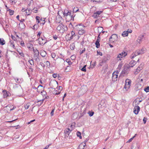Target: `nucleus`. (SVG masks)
Listing matches in <instances>:
<instances>
[{
    "instance_id": "nucleus-1",
    "label": "nucleus",
    "mask_w": 149,
    "mask_h": 149,
    "mask_svg": "<svg viewBox=\"0 0 149 149\" xmlns=\"http://www.w3.org/2000/svg\"><path fill=\"white\" fill-rule=\"evenodd\" d=\"M145 49L142 48L141 49H137L131 55V59H133L135 57L144 54L145 52Z\"/></svg>"
},
{
    "instance_id": "nucleus-2",
    "label": "nucleus",
    "mask_w": 149,
    "mask_h": 149,
    "mask_svg": "<svg viewBox=\"0 0 149 149\" xmlns=\"http://www.w3.org/2000/svg\"><path fill=\"white\" fill-rule=\"evenodd\" d=\"M56 29L59 31L61 33H63L68 30V28L66 26H64L63 24H60L57 27Z\"/></svg>"
},
{
    "instance_id": "nucleus-3",
    "label": "nucleus",
    "mask_w": 149,
    "mask_h": 149,
    "mask_svg": "<svg viewBox=\"0 0 149 149\" xmlns=\"http://www.w3.org/2000/svg\"><path fill=\"white\" fill-rule=\"evenodd\" d=\"M131 83V81L130 79H127L125 81V84L124 88L127 90L130 88Z\"/></svg>"
},
{
    "instance_id": "nucleus-4",
    "label": "nucleus",
    "mask_w": 149,
    "mask_h": 149,
    "mask_svg": "<svg viewBox=\"0 0 149 149\" xmlns=\"http://www.w3.org/2000/svg\"><path fill=\"white\" fill-rule=\"evenodd\" d=\"M127 55V53L125 52H123L119 54L117 56V58L118 61H121L123 57H124Z\"/></svg>"
},
{
    "instance_id": "nucleus-5",
    "label": "nucleus",
    "mask_w": 149,
    "mask_h": 149,
    "mask_svg": "<svg viewBox=\"0 0 149 149\" xmlns=\"http://www.w3.org/2000/svg\"><path fill=\"white\" fill-rule=\"evenodd\" d=\"M71 36H70V34H68L66 36L65 38L67 41H70L72 40L73 39V37L75 36V33L73 31H72L71 32Z\"/></svg>"
},
{
    "instance_id": "nucleus-6",
    "label": "nucleus",
    "mask_w": 149,
    "mask_h": 149,
    "mask_svg": "<svg viewBox=\"0 0 149 149\" xmlns=\"http://www.w3.org/2000/svg\"><path fill=\"white\" fill-rule=\"evenodd\" d=\"M38 40L40 45H43L47 42V40L44 37L43 38L42 37H39L38 39Z\"/></svg>"
},
{
    "instance_id": "nucleus-7",
    "label": "nucleus",
    "mask_w": 149,
    "mask_h": 149,
    "mask_svg": "<svg viewBox=\"0 0 149 149\" xmlns=\"http://www.w3.org/2000/svg\"><path fill=\"white\" fill-rule=\"evenodd\" d=\"M110 58L111 56L110 55L106 54L105 56H104L103 58L101 63H107L108 61L110 60Z\"/></svg>"
},
{
    "instance_id": "nucleus-8",
    "label": "nucleus",
    "mask_w": 149,
    "mask_h": 149,
    "mask_svg": "<svg viewBox=\"0 0 149 149\" xmlns=\"http://www.w3.org/2000/svg\"><path fill=\"white\" fill-rule=\"evenodd\" d=\"M85 27L82 24H80L75 26L74 28L79 31V30H81Z\"/></svg>"
},
{
    "instance_id": "nucleus-9",
    "label": "nucleus",
    "mask_w": 149,
    "mask_h": 149,
    "mask_svg": "<svg viewBox=\"0 0 149 149\" xmlns=\"http://www.w3.org/2000/svg\"><path fill=\"white\" fill-rule=\"evenodd\" d=\"M130 68L128 65L124 66V70L122 71L121 73L124 74H127L130 70Z\"/></svg>"
},
{
    "instance_id": "nucleus-10",
    "label": "nucleus",
    "mask_w": 149,
    "mask_h": 149,
    "mask_svg": "<svg viewBox=\"0 0 149 149\" xmlns=\"http://www.w3.org/2000/svg\"><path fill=\"white\" fill-rule=\"evenodd\" d=\"M73 128H71V129L68 128L65 129L64 130V132L65 136L68 137L69 136L70 133L71 132Z\"/></svg>"
},
{
    "instance_id": "nucleus-11",
    "label": "nucleus",
    "mask_w": 149,
    "mask_h": 149,
    "mask_svg": "<svg viewBox=\"0 0 149 149\" xmlns=\"http://www.w3.org/2000/svg\"><path fill=\"white\" fill-rule=\"evenodd\" d=\"M118 73L117 72H116V73H115L114 72L112 73V79L113 81L114 82L117 81L118 76Z\"/></svg>"
},
{
    "instance_id": "nucleus-12",
    "label": "nucleus",
    "mask_w": 149,
    "mask_h": 149,
    "mask_svg": "<svg viewBox=\"0 0 149 149\" xmlns=\"http://www.w3.org/2000/svg\"><path fill=\"white\" fill-rule=\"evenodd\" d=\"M73 13L71 11H68V17H69L70 18L71 20H72L73 21H74V17L75 16H73Z\"/></svg>"
},
{
    "instance_id": "nucleus-13",
    "label": "nucleus",
    "mask_w": 149,
    "mask_h": 149,
    "mask_svg": "<svg viewBox=\"0 0 149 149\" xmlns=\"http://www.w3.org/2000/svg\"><path fill=\"white\" fill-rule=\"evenodd\" d=\"M140 108L138 106H136L134 109V112L135 114H137L140 111Z\"/></svg>"
},
{
    "instance_id": "nucleus-14",
    "label": "nucleus",
    "mask_w": 149,
    "mask_h": 149,
    "mask_svg": "<svg viewBox=\"0 0 149 149\" xmlns=\"http://www.w3.org/2000/svg\"><path fill=\"white\" fill-rule=\"evenodd\" d=\"M136 61L132 60L130 62L128 65L130 67H133L136 64Z\"/></svg>"
},
{
    "instance_id": "nucleus-15",
    "label": "nucleus",
    "mask_w": 149,
    "mask_h": 149,
    "mask_svg": "<svg viewBox=\"0 0 149 149\" xmlns=\"http://www.w3.org/2000/svg\"><path fill=\"white\" fill-rule=\"evenodd\" d=\"M62 19V17L60 16H57L56 19V22L59 23Z\"/></svg>"
},
{
    "instance_id": "nucleus-16",
    "label": "nucleus",
    "mask_w": 149,
    "mask_h": 149,
    "mask_svg": "<svg viewBox=\"0 0 149 149\" xmlns=\"http://www.w3.org/2000/svg\"><path fill=\"white\" fill-rule=\"evenodd\" d=\"M44 100V99H42V100H38L37 101H36L35 102V104L38 103L37 105H38V106H40L41 105V104L43 103V101Z\"/></svg>"
},
{
    "instance_id": "nucleus-17",
    "label": "nucleus",
    "mask_w": 149,
    "mask_h": 149,
    "mask_svg": "<svg viewBox=\"0 0 149 149\" xmlns=\"http://www.w3.org/2000/svg\"><path fill=\"white\" fill-rule=\"evenodd\" d=\"M85 28H84L81 30H79L78 31V33L79 35H82L86 33V31Z\"/></svg>"
},
{
    "instance_id": "nucleus-18",
    "label": "nucleus",
    "mask_w": 149,
    "mask_h": 149,
    "mask_svg": "<svg viewBox=\"0 0 149 149\" xmlns=\"http://www.w3.org/2000/svg\"><path fill=\"white\" fill-rule=\"evenodd\" d=\"M24 19H21L20 20V22H21V23H19V26L20 27L21 26L22 27V28H21L22 29H23L24 28L25 26V25L23 23H22V22L24 21Z\"/></svg>"
},
{
    "instance_id": "nucleus-19",
    "label": "nucleus",
    "mask_w": 149,
    "mask_h": 149,
    "mask_svg": "<svg viewBox=\"0 0 149 149\" xmlns=\"http://www.w3.org/2000/svg\"><path fill=\"white\" fill-rule=\"evenodd\" d=\"M41 93L43 97H44L45 99L47 98V93L45 91L43 90L41 92Z\"/></svg>"
},
{
    "instance_id": "nucleus-20",
    "label": "nucleus",
    "mask_w": 149,
    "mask_h": 149,
    "mask_svg": "<svg viewBox=\"0 0 149 149\" xmlns=\"http://www.w3.org/2000/svg\"><path fill=\"white\" fill-rule=\"evenodd\" d=\"M33 57L36 59V60H37L39 56V52H36L34 53Z\"/></svg>"
},
{
    "instance_id": "nucleus-21",
    "label": "nucleus",
    "mask_w": 149,
    "mask_h": 149,
    "mask_svg": "<svg viewBox=\"0 0 149 149\" xmlns=\"http://www.w3.org/2000/svg\"><path fill=\"white\" fill-rule=\"evenodd\" d=\"M144 37L143 36H139L138 37L137 40V41L138 42L140 43V42H141L142 40L143 39Z\"/></svg>"
},
{
    "instance_id": "nucleus-22",
    "label": "nucleus",
    "mask_w": 149,
    "mask_h": 149,
    "mask_svg": "<svg viewBox=\"0 0 149 149\" xmlns=\"http://www.w3.org/2000/svg\"><path fill=\"white\" fill-rule=\"evenodd\" d=\"M112 35V37L113 38V40H112V41L113 42L116 40H117L118 36L116 34H113Z\"/></svg>"
},
{
    "instance_id": "nucleus-23",
    "label": "nucleus",
    "mask_w": 149,
    "mask_h": 149,
    "mask_svg": "<svg viewBox=\"0 0 149 149\" xmlns=\"http://www.w3.org/2000/svg\"><path fill=\"white\" fill-rule=\"evenodd\" d=\"M142 69V66H141V65H140L136 70V72H137V73L139 72Z\"/></svg>"
},
{
    "instance_id": "nucleus-24",
    "label": "nucleus",
    "mask_w": 149,
    "mask_h": 149,
    "mask_svg": "<svg viewBox=\"0 0 149 149\" xmlns=\"http://www.w3.org/2000/svg\"><path fill=\"white\" fill-rule=\"evenodd\" d=\"M5 44V41L3 38H0V44L3 45Z\"/></svg>"
},
{
    "instance_id": "nucleus-25",
    "label": "nucleus",
    "mask_w": 149,
    "mask_h": 149,
    "mask_svg": "<svg viewBox=\"0 0 149 149\" xmlns=\"http://www.w3.org/2000/svg\"><path fill=\"white\" fill-rule=\"evenodd\" d=\"M128 31H124L122 34V35L124 37H125L128 36Z\"/></svg>"
},
{
    "instance_id": "nucleus-26",
    "label": "nucleus",
    "mask_w": 149,
    "mask_h": 149,
    "mask_svg": "<svg viewBox=\"0 0 149 149\" xmlns=\"http://www.w3.org/2000/svg\"><path fill=\"white\" fill-rule=\"evenodd\" d=\"M75 47V44L74 43H73L70 44V48L72 50H73Z\"/></svg>"
},
{
    "instance_id": "nucleus-27",
    "label": "nucleus",
    "mask_w": 149,
    "mask_h": 149,
    "mask_svg": "<svg viewBox=\"0 0 149 149\" xmlns=\"http://www.w3.org/2000/svg\"><path fill=\"white\" fill-rule=\"evenodd\" d=\"M3 96L4 98L7 97V96H8V93H7V91H6L4 92L3 91Z\"/></svg>"
},
{
    "instance_id": "nucleus-28",
    "label": "nucleus",
    "mask_w": 149,
    "mask_h": 149,
    "mask_svg": "<svg viewBox=\"0 0 149 149\" xmlns=\"http://www.w3.org/2000/svg\"><path fill=\"white\" fill-rule=\"evenodd\" d=\"M46 54V52L44 51H43L42 52H41L40 53V55L42 57H45Z\"/></svg>"
},
{
    "instance_id": "nucleus-29",
    "label": "nucleus",
    "mask_w": 149,
    "mask_h": 149,
    "mask_svg": "<svg viewBox=\"0 0 149 149\" xmlns=\"http://www.w3.org/2000/svg\"><path fill=\"white\" fill-rule=\"evenodd\" d=\"M77 135L78 137H79V138L80 139H81L82 138L81 133L79 131L77 132Z\"/></svg>"
},
{
    "instance_id": "nucleus-30",
    "label": "nucleus",
    "mask_w": 149,
    "mask_h": 149,
    "mask_svg": "<svg viewBox=\"0 0 149 149\" xmlns=\"http://www.w3.org/2000/svg\"><path fill=\"white\" fill-rule=\"evenodd\" d=\"M66 61L68 63L69 65H71L72 64V62H71L69 58H67L66 60Z\"/></svg>"
},
{
    "instance_id": "nucleus-31",
    "label": "nucleus",
    "mask_w": 149,
    "mask_h": 149,
    "mask_svg": "<svg viewBox=\"0 0 149 149\" xmlns=\"http://www.w3.org/2000/svg\"><path fill=\"white\" fill-rule=\"evenodd\" d=\"M95 45H96V48H99L100 47V44L99 42L98 41H96L95 42Z\"/></svg>"
},
{
    "instance_id": "nucleus-32",
    "label": "nucleus",
    "mask_w": 149,
    "mask_h": 149,
    "mask_svg": "<svg viewBox=\"0 0 149 149\" xmlns=\"http://www.w3.org/2000/svg\"><path fill=\"white\" fill-rule=\"evenodd\" d=\"M96 62L95 61L90 66V68H93L96 65Z\"/></svg>"
},
{
    "instance_id": "nucleus-33",
    "label": "nucleus",
    "mask_w": 149,
    "mask_h": 149,
    "mask_svg": "<svg viewBox=\"0 0 149 149\" xmlns=\"http://www.w3.org/2000/svg\"><path fill=\"white\" fill-rule=\"evenodd\" d=\"M73 11L72 12H73V13L74 12L76 13L78 11H79V9L77 7H76V8L74 7L73 9Z\"/></svg>"
},
{
    "instance_id": "nucleus-34",
    "label": "nucleus",
    "mask_w": 149,
    "mask_h": 149,
    "mask_svg": "<svg viewBox=\"0 0 149 149\" xmlns=\"http://www.w3.org/2000/svg\"><path fill=\"white\" fill-rule=\"evenodd\" d=\"M86 65H84L83 67L81 69V70L83 72H85L86 71Z\"/></svg>"
},
{
    "instance_id": "nucleus-35",
    "label": "nucleus",
    "mask_w": 149,
    "mask_h": 149,
    "mask_svg": "<svg viewBox=\"0 0 149 149\" xmlns=\"http://www.w3.org/2000/svg\"><path fill=\"white\" fill-rule=\"evenodd\" d=\"M46 66L47 67H49L50 65V63L49 61H47L45 63Z\"/></svg>"
},
{
    "instance_id": "nucleus-36",
    "label": "nucleus",
    "mask_w": 149,
    "mask_h": 149,
    "mask_svg": "<svg viewBox=\"0 0 149 149\" xmlns=\"http://www.w3.org/2000/svg\"><path fill=\"white\" fill-rule=\"evenodd\" d=\"M144 91L146 92L147 93L149 92V86H148L146 87H145L144 88Z\"/></svg>"
},
{
    "instance_id": "nucleus-37",
    "label": "nucleus",
    "mask_w": 149,
    "mask_h": 149,
    "mask_svg": "<svg viewBox=\"0 0 149 149\" xmlns=\"http://www.w3.org/2000/svg\"><path fill=\"white\" fill-rule=\"evenodd\" d=\"M38 27V24H34L33 26V29H37Z\"/></svg>"
},
{
    "instance_id": "nucleus-38",
    "label": "nucleus",
    "mask_w": 149,
    "mask_h": 149,
    "mask_svg": "<svg viewBox=\"0 0 149 149\" xmlns=\"http://www.w3.org/2000/svg\"><path fill=\"white\" fill-rule=\"evenodd\" d=\"M88 113L89 114V115L90 116H92L94 114V112H93V111L91 112V111H89L88 112Z\"/></svg>"
},
{
    "instance_id": "nucleus-39",
    "label": "nucleus",
    "mask_w": 149,
    "mask_h": 149,
    "mask_svg": "<svg viewBox=\"0 0 149 149\" xmlns=\"http://www.w3.org/2000/svg\"><path fill=\"white\" fill-rule=\"evenodd\" d=\"M26 13L28 15H29L30 14V13H31V10H30L29 9H26Z\"/></svg>"
},
{
    "instance_id": "nucleus-40",
    "label": "nucleus",
    "mask_w": 149,
    "mask_h": 149,
    "mask_svg": "<svg viewBox=\"0 0 149 149\" xmlns=\"http://www.w3.org/2000/svg\"><path fill=\"white\" fill-rule=\"evenodd\" d=\"M8 10L9 11L10 15H12L14 14V11L13 10H11L10 9H9Z\"/></svg>"
},
{
    "instance_id": "nucleus-41",
    "label": "nucleus",
    "mask_w": 149,
    "mask_h": 149,
    "mask_svg": "<svg viewBox=\"0 0 149 149\" xmlns=\"http://www.w3.org/2000/svg\"><path fill=\"white\" fill-rule=\"evenodd\" d=\"M101 33V32H100V33L99 34V35H98L97 38V40L96 41H98L99 42H100V36Z\"/></svg>"
},
{
    "instance_id": "nucleus-42",
    "label": "nucleus",
    "mask_w": 149,
    "mask_h": 149,
    "mask_svg": "<svg viewBox=\"0 0 149 149\" xmlns=\"http://www.w3.org/2000/svg\"><path fill=\"white\" fill-rule=\"evenodd\" d=\"M36 19L37 21L38 22V23H39L40 22V17H39V16H37L36 17Z\"/></svg>"
},
{
    "instance_id": "nucleus-43",
    "label": "nucleus",
    "mask_w": 149,
    "mask_h": 149,
    "mask_svg": "<svg viewBox=\"0 0 149 149\" xmlns=\"http://www.w3.org/2000/svg\"><path fill=\"white\" fill-rule=\"evenodd\" d=\"M30 64L31 65H33L34 64V61L32 59H31L29 61Z\"/></svg>"
},
{
    "instance_id": "nucleus-44",
    "label": "nucleus",
    "mask_w": 149,
    "mask_h": 149,
    "mask_svg": "<svg viewBox=\"0 0 149 149\" xmlns=\"http://www.w3.org/2000/svg\"><path fill=\"white\" fill-rule=\"evenodd\" d=\"M136 134H135V136H134L133 137L130 139L127 142L130 143V142H131L133 139L134 138V137L135 136V135H136Z\"/></svg>"
},
{
    "instance_id": "nucleus-45",
    "label": "nucleus",
    "mask_w": 149,
    "mask_h": 149,
    "mask_svg": "<svg viewBox=\"0 0 149 149\" xmlns=\"http://www.w3.org/2000/svg\"><path fill=\"white\" fill-rule=\"evenodd\" d=\"M17 51L19 53V54L21 56H22V57H24V54L22 52H20L18 51Z\"/></svg>"
},
{
    "instance_id": "nucleus-46",
    "label": "nucleus",
    "mask_w": 149,
    "mask_h": 149,
    "mask_svg": "<svg viewBox=\"0 0 149 149\" xmlns=\"http://www.w3.org/2000/svg\"><path fill=\"white\" fill-rule=\"evenodd\" d=\"M147 120V118L144 117L143 118V120L144 124H145L146 123V121Z\"/></svg>"
},
{
    "instance_id": "nucleus-47",
    "label": "nucleus",
    "mask_w": 149,
    "mask_h": 149,
    "mask_svg": "<svg viewBox=\"0 0 149 149\" xmlns=\"http://www.w3.org/2000/svg\"><path fill=\"white\" fill-rule=\"evenodd\" d=\"M58 76V74L57 73H54L52 75V76L54 78H56Z\"/></svg>"
},
{
    "instance_id": "nucleus-48",
    "label": "nucleus",
    "mask_w": 149,
    "mask_h": 149,
    "mask_svg": "<svg viewBox=\"0 0 149 149\" xmlns=\"http://www.w3.org/2000/svg\"><path fill=\"white\" fill-rule=\"evenodd\" d=\"M63 15L64 16H65L66 17H68V12L67 13H65V11L63 13Z\"/></svg>"
},
{
    "instance_id": "nucleus-49",
    "label": "nucleus",
    "mask_w": 149,
    "mask_h": 149,
    "mask_svg": "<svg viewBox=\"0 0 149 149\" xmlns=\"http://www.w3.org/2000/svg\"><path fill=\"white\" fill-rule=\"evenodd\" d=\"M97 55H99L101 56H102V52H101L100 51H97Z\"/></svg>"
},
{
    "instance_id": "nucleus-50",
    "label": "nucleus",
    "mask_w": 149,
    "mask_h": 149,
    "mask_svg": "<svg viewBox=\"0 0 149 149\" xmlns=\"http://www.w3.org/2000/svg\"><path fill=\"white\" fill-rule=\"evenodd\" d=\"M53 37L54 40H56L58 36L56 35H53Z\"/></svg>"
},
{
    "instance_id": "nucleus-51",
    "label": "nucleus",
    "mask_w": 149,
    "mask_h": 149,
    "mask_svg": "<svg viewBox=\"0 0 149 149\" xmlns=\"http://www.w3.org/2000/svg\"><path fill=\"white\" fill-rule=\"evenodd\" d=\"M20 45L22 47L24 46V43L23 41H22L21 42Z\"/></svg>"
},
{
    "instance_id": "nucleus-52",
    "label": "nucleus",
    "mask_w": 149,
    "mask_h": 149,
    "mask_svg": "<svg viewBox=\"0 0 149 149\" xmlns=\"http://www.w3.org/2000/svg\"><path fill=\"white\" fill-rule=\"evenodd\" d=\"M102 12L101 11H98L96 12L95 13H96V14H97L98 15H100V14H101V13H102Z\"/></svg>"
},
{
    "instance_id": "nucleus-53",
    "label": "nucleus",
    "mask_w": 149,
    "mask_h": 149,
    "mask_svg": "<svg viewBox=\"0 0 149 149\" xmlns=\"http://www.w3.org/2000/svg\"><path fill=\"white\" fill-rule=\"evenodd\" d=\"M40 21L42 22L41 23L43 24H44L45 23V20L44 19L42 20V19H40Z\"/></svg>"
},
{
    "instance_id": "nucleus-54",
    "label": "nucleus",
    "mask_w": 149,
    "mask_h": 149,
    "mask_svg": "<svg viewBox=\"0 0 149 149\" xmlns=\"http://www.w3.org/2000/svg\"><path fill=\"white\" fill-rule=\"evenodd\" d=\"M85 51V48H84V49H83V50H82V51H80V54H82L83 53H84Z\"/></svg>"
},
{
    "instance_id": "nucleus-55",
    "label": "nucleus",
    "mask_w": 149,
    "mask_h": 149,
    "mask_svg": "<svg viewBox=\"0 0 149 149\" xmlns=\"http://www.w3.org/2000/svg\"><path fill=\"white\" fill-rule=\"evenodd\" d=\"M56 56V55L54 53H52V58H54Z\"/></svg>"
},
{
    "instance_id": "nucleus-56",
    "label": "nucleus",
    "mask_w": 149,
    "mask_h": 149,
    "mask_svg": "<svg viewBox=\"0 0 149 149\" xmlns=\"http://www.w3.org/2000/svg\"><path fill=\"white\" fill-rule=\"evenodd\" d=\"M33 10L34 11V12L35 13H36L37 12L38 10L37 8H33Z\"/></svg>"
},
{
    "instance_id": "nucleus-57",
    "label": "nucleus",
    "mask_w": 149,
    "mask_h": 149,
    "mask_svg": "<svg viewBox=\"0 0 149 149\" xmlns=\"http://www.w3.org/2000/svg\"><path fill=\"white\" fill-rule=\"evenodd\" d=\"M29 105H28V104H26L24 106V108L25 109H28L29 107Z\"/></svg>"
},
{
    "instance_id": "nucleus-58",
    "label": "nucleus",
    "mask_w": 149,
    "mask_h": 149,
    "mask_svg": "<svg viewBox=\"0 0 149 149\" xmlns=\"http://www.w3.org/2000/svg\"><path fill=\"white\" fill-rule=\"evenodd\" d=\"M54 109H53L51 111V113H50V115L51 116H52L54 115Z\"/></svg>"
},
{
    "instance_id": "nucleus-59",
    "label": "nucleus",
    "mask_w": 149,
    "mask_h": 149,
    "mask_svg": "<svg viewBox=\"0 0 149 149\" xmlns=\"http://www.w3.org/2000/svg\"><path fill=\"white\" fill-rule=\"evenodd\" d=\"M42 33V32H39L38 33V34H37V36L38 37H39H39H40V34H41Z\"/></svg>"
},
{
    "instance_id": "nucleus-60",
    "label": "nucleus",
    "mask_w": 149,
    "mask_h": 149,
    "mask_svg": "<svg viewBox=\"0 0 149 149\" xmlns=\"http://www.w3.org/2000/svg\"><path fill=\"white\" fill-rule=\"evenodd\" d=\"M97 16V15L96 14V13H94L93 15V17H94V18H96Z\"/></svg>"
},
{
    "instance_id": "nucleus-61",
    "label": "nucleus",
    "mask_w": 149,
    "mask_h": 149,
    "mask_svg": "<svg viewBox=\"0 0 149 149\" xmlns=\"http://www.w3.org/2000/svg\"><path fill=\"white\" fill-rule=\"evenodd\" d=\"M33 2V0H30L29 2V3H28V5L30 6L31 4V3H32Z\"/></svg>"
},
{
    "instance_id": "nucleus-62",
    "label": "nucleus",
    "mask_w": 149,
    "mask_h": 149,
    "mask_svg": "<svg viewBox=\"0 0 149 149\" xmlns=\"http://www.w3.org/2000/svg\"><path fill=\"white\" fill-rule=\"evenodd\" d=\"M127 31H128V33H131L132 32V30L130 29H128Z\"/></svg>"
},
{
    "instance_id": "nucleus-63",
    "label": "nucleus",
    "mask_w": 149,
    "mask_h": 149,
    "mask_svg": "<svg viewBox=\"0 0 149 149\" xmlns=\"http://www.w3.org/2000/svg\"><path fill=\"white\" fill-rule=\"evenodd\" d=\"M33 51L34 53L36 52H38L37 49L36 48L35 49H34L33 48Z\"/></svg>"
},
{
    "instance_id": "nucleus-64",
    "label": "nucleus",
    "mask_w": 149,
    "mask_h": 149,
    "mask_svg": "<svg viewBox=\"0 0 149 149\" xmlns=\"http://www.w3.org/2000/svg\"><path fill=\"white\" fill-rule=\"evenodd\" d=\"M71 58L73 60H74L75 58V56L74 55L71 56Z\"/></svg>"
}]
</instances>
